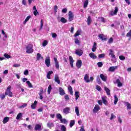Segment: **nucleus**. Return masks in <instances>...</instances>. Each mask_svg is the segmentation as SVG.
Listing matches in <instances>:
<instances>
[{"label":"nucleus","instance_id":"f257e3e1","mask_svg":"<svg viewBox=\"0 0 131 131\" xmlns=\"http://www.w3.org/2000/svg\"><path fill=\"white\" fill-rule=\"evenodd\" d=\"M11 89H12V86L9 85L5 92V96H9V97H13V93L11 92Z\"/></svg>","mask_w":131,"mask_h":131},{"label":"nucleus","instance_id":"f03ea898","mask_svg":"<svg viewBox=\"0 0 131 131\" xmlns=\"http://www.w3.org/2000/svg\"><path fill=\"white\" fill-rule=\"evenodd\" d=\"M32 48H33V45H32V44H29L26 47V53H27L28 54H31V53H33V49H32Z\"/></svg>","mask_w":131,"mask_h":131},{"label":"nucleus","instance_id":"7ed1b4c3","mask_svg":"<svg viewBox=\"0 0 131 131\" xmlns=\"http://www.w3.org/2000/svg\"><path fill=\"white\" fill-rule=\"evenodd\" d=\"M122 81H123V78L121 77H119L116 80V83H117L118 88H121L122 86Z\"/></svg>","mask_w":131,"mask_h":131},{"label":"nucleus","instance_id":"20e7f679","mask_svg":"<svg viewBox=\"0 0 131 131\" xmlns=\"http://www.w3.org/2000/svg\"><path fill=\"white\" fill-rule=\"evenodd\" d=\"M100 106L98 104H96L93 108V113H97L98 111H100Z\"/></svg>","mask_w":131,"mask_h":131},{"label":"nucleus","instance_id":"39448f33","mask_svg":"<svg viewBox=\"0 0 131 131\" xmlns=\"http://www.w3.org/2000/svg\"><path fill=\"white\" fill-rule=\"evenodd\" d=\"M75 54L76 55H77V56H82V54H83V52L81 49H77L75 51Z\"/></svg>","mask_w":131,"mask_h":131},{"label":"nucleus","instance_id":"423d86ee","mask_svg":"<svg viewBox=\"0 0 131 131\" xmlns=\"http://www.w3.org/2000/svg\"><path fill=\"white\" fill-rule=\"evenodd\" d=\"M54 80L55 82L58 83V84H60V83H61V81H60V79L59 78V75L57 74L55 75Z\"/></svg>","mask_w":131,"mask_h":131},{"label":"nucleus","instance_id":"0eeeda50","mask_svg":"<svg viewBox=\"0 0 131 131\" xmlns=\"http://www.w3.org/2000/svg\"><path fill=\"white\" fill-rule=\"evenodd\" d=\"M70 107H66L63 110V112L64 113V114H69V113H71V112H70Z\"/></svg>","mask_w":131,"mask_h":131},{"label":"nucleus","instance_id":"6e6552de","mask_svg":"<svg viewBox=\"0 0 131 131\" xmlns=\"http://www.w3.org/2000/svg\"><path fill=\"white\" fill-rule=\"evenodd\" d=\"M45 63L47 67H50V65H51V60L50 59V57L46 58L45 60Z\"/></svg>","mask_w":131,"mask_h":131},{"label":"nucleus","instance_id":"1a4fd4ad","mask_svg":"<svg viewBox=\"0 0 131 131\" xmlns=\"http://www.w3.org/2000/svg\"><path fill=\"white\" fill-rule=\"evenodd\" d=\"M57 20L58 22H61V23H66L67 22V19H65L64 17H57Z\"/></svg>","mask_w":131,"mask_h":131},{"label":"nucleus","instance_id":"9d476101","mask_svg":"<svg viewBox=\"0 0 131 131\" xmlns=\"http://www.w3.org/2000/svg\"><path fill=\"white\" fill-rule=\"evenodd\" d=\"M118 68V66H113V67H110V68L108 69V71L110 72H114L116 69Z\"/></svg>","mask_w":131,"mask_h":131},{"label":"nucleus","instance_id":"9b49d317","mask_svg":"<svg viewBox=\"0 0 131 131\" xmlns=\"http://www.w3.org/2000/svg\"><path fill=\"white\" fill-rule=\"evenodd\" d=\"M81 65H82V61H81V60H80V59L78 60L76 62L77 68L79 69V68H80L81 67Z\"/></svg>","mask_w":131,"mask_h":131},{"label":"nucleus","instance_id":"f8f14e48","mask_svg":"<svg viewBox=\"0 0 131 131\" xmlns=\"http://www.w3.org/2000/svg\"><path fill=\"white\" fill-rule=\"evenodd\" d=\"M101 99L104 105H108V101H107V97L106 96H102Z\"/></svg>","mask_w":131,"mask_h":131},{"label":"nucleus","instance_id":"ddd939ff","mask_svg":"<svg viewBox=\"0 0 131 131\" xmlns=\"http://www.w3.org/2000/svg\"><path fill=\"white\" fill-rule=\"evenodd\" d=\"M90 77L89 76V75L85 74L84 77V80L87 83H89V82H91V81L90 80Z\"/></svg>","mask_w":131,"mask_h":131},{"label":"nucleus","instance_id":"4468645a","mask_svg":"<svg viewBox=\"0 0 131 131\" xmlns=\"http://www.w3.org/2000/svg\"><path fill=\"white\" fill-rule=\"evenodd\" d=\"M69 61L71 67L73 68V63H74V60H73L72 56H69Z\"/></svg>","mask_w":131,"mask_h":131},{"label":"nucleus","instance_id":"2eb2a0df","mask_svg":"<svg viewBox=\"0 0 131 131\" xmlns=\"http://www.w3.org/2000/svg\"><path fill=\"white\" fill-rule=\"evenodd\" d=\"M110 53L108 55L111 56V58H113V59H115V55H114V52H113V50L110 49Z\"/></svg>","mask_w":131,"mask_h":131},{"label":"nucleus","instance_id":"dca6fc26","mask_svg":"<svg viewBox=\"0 0 131 131\" xmlns=\"http://www.w3.org/2000/svg\"><path fill=\"white\" fill-rule=\"evenodd\" d=\"M117 12H118V8L115 7L114 11L111 12V15L112 16H114V15H116V14H117Z\"/></svg>","mask_w":131,"mask_h":131},{"label":"nucleus","instance_id":"f3484780","mask_svg":"<svg viewBox=\"0 0 131 131\" xmlns=\"http://www.w3.org/2000/svg\"><path fill=\"white\" fill-rule=\"evenodd\" d=\"M89 57L92 59H97V55L95 53L91 52L89 54Z\"/></svg>","mask_w":131,"mask_h":131},{"label":"nucleus","instance_id":"a211bd4d","mask_svg":"<svg viewBox=\"0 0 131 131\" xmlns=\"http://www.w3.org/2000/svg\"><path fill=\"white\" fill-rule=\"evenodd\" d=\"M54 62L56 68L57 69H59V68H60V66H59V62H58V59H57L56 58H54Z\"/></svg>","mask_w":131,"mask_h":131},{"label":"nucleus","instance_id":"6ab92c4d","mask_svg":"<svg viewBox=\"0 0 131 131\" xmlns=\"http://www.w3.org/2000/svg\"><path fill=\"white\" fill-rule=\"evenodd\" d=\"M42 94H43V90L41 89L40 90V92L39 93V99L40 100H42V99H43V97H42Z\"/></svg>","mask_w":131,"mask_h":131},{"label":"nucleus","instance_id":"aec40b11","mask_svg":"<svg viewBox=\"0 0 131 131\" xmlns=\"http://www.w3.org/2000/svg\"><path fill=\"white\" fill-rule=\"evenodd\" d=\"M100 78H101L103 81H106L107 80V76L104 75V74H100Z\"/></svg>","mask_w":131,"mask_h":131},{"label":"nucleus","instance_id":"412c9836","mask_svg":"<svg viewBox=\"0 0 131 131\" xmlns=\"http://www.w3.org/2000/svg\"><path fill=\"white\" fill-rule=\"evenodd\" d=\"M35 129L36 130H41V125L39 124H36L35 126Z\"/></svg>","mask_w":131,"mask_h":131},{"label":"nucleus","instance_id":"4be33fe9","mask_svg":"<svg viewBox=\"0 0 131 131\" xmlns=\"http://www.w3.org/2000/svg\"><path fill=\"white\" fill-rule=\"evenodd\" d=\"M33 10L34 15L35 16H37V15H38V12H37V10H36V7L34 6L33 7Z\"/></svg>","mask_w":131,"mask_h":131},{"label":"nucleus","instance_id":"5701e85b","mask_svg":"<svg viewBox=\"0 0 131 131\" xmlns=\"http://www.w3.org/2000/svg\"><path fill=\"white\" fill-rule=\"evenodd\" d=\"M114 105H116V104H117V102H118V98H117V96H116V95H115L114 96Z\"/></svg>","mask_w":131,"mask_h":131},{"label":"nucleus","instance_id":"b1692460","mask_svg":"<svg viewBox=\"0 0 131 131\" xmlns=\"http://www.w3.org/2000/svg\"><path fill=\"white\" fill-rule=\"evenodd\" d=\"M47 126L48 127H49V128H52V127H54V123L53 122H48L47 123Z\"/></svg>","mask_w":131,"mask_h":131},{"label":"nucleus","instance_id":"393cba45","mask_svg":"<svg viewBox=\"0 0 131 131\" xmlns=\"http://www.w3.org/2000/svg\"><path fill=\"white\" fill-rule=\"evenodd\" d=\"M96 50H97V43L94 42L93 47L92 49V52H96Z\"/></svg>","mask_w":131,"mask_h":131},{"label":"nucleus","instance_id":"a878e982","mask_svg":"<svg viewBox=\"0 0 131 131\" xmlns=\"http://www.w3.org/2000/svg\"><path fill=\"white\" fill-rule=\"evenodd\" d=\"M98 37L100 38L102 40H106V38H105V36L103 34H100L98 35Z\"/></svg>","mask_w":131,"mask_h":131},{"label":"nucleus","instance_id":"bb28decb","mask_svg":"<svg viewBox=\"0 0 131 131\" xmlns=\"http://www.w3.org/2000/svg\"><path fill=\"white\" fill-rule=\"evenodd\" d=\"M59 93L61 96H63L65 95V92L64 91V90H63L62 88H59Z\"/></svg>","mask_w":131,"mask_h":131},{"label":"nucleus","instance_id":"cd10ccee","mask_svg":"<svg viewBox=\"0 0 131 131\" xmlns=\"http://www.w3.org/2000/svg\"><path fill=\"white\" fill-rule=\"evenodd\" d=\"M53 74V71H50L49 72H48L47 75V78H48V79H51V75Z\"/></svg>","mask_w":131,"mask_h":131},{"label":"nucleus","instance_id":"c85d7f7f","mask_svg":"<svg viewBox=\"0 0 131 131\" xmlns=\"http://www.w3.org/2000/svg\"><path fill=\"white\" fill-rule=\"evenodd\" d=\"M37 104V101H35L34 103H33L31 106V108L32 109H35V107H36V104Z\"/></svg>","mask_w":131,"mask_h":131},{"label":"nucleus","instance_id":"c756f323","mask_svg":"<svg viewBox=\"0 0 131 131\" xmlns=\"http://www.w3.org/2000/svg\"><path fill=\"white\" fill-rule=\"evenodd\" d=\"M126 106H127V110H129L131 109V104L130 103H128V102H126L125 103Z\"/></svg>","mask_w":131,"mask_h":131},{"label":"nucleus","instance_id":"7c9ffc66","mask_svg":"<svg viewBox=\"0 0 131 131\" xmlns=\"http://www.w3.org/2000/svg\"><path fill=\"white\" fill-rule=\"evenodd\" d=\"M43 57H42V56H41V55L40 53H37V57H36V59L38 60H40V59H43Z\"/></svg>","mask_w":131,"mask_h":131},{"label":"nucleus","instance_id":"2f4dec72","mask_svg":"<svg viewBox=\"0 0 131 131\" xmlns=\"http://www.w3.org/2000/svg\"><path fill=\"white\" fill-rule=\"evenodd\" d=\"M60 122H61V123H64V124H67V123H68V121H67V120H66V119H61L60 120Z\"/></svg>","mask_w":131,"mask_h":131},{"label":"nucleus","instance_id":"473e14b6","mask_svg":"<svg viewBox=\"0 0 131 131\" xmlns=\"http://www.w3.org/2000/svg\"><path fill=\"white\" fill-rule=\"evenodd\" d=\"M9 119H10V118L8 117H5L4 120H3V123L4 124L7 123V122H8V121H9Z\"/></svg>","mask_w":131,"mask_h":131},{"label":"nucleus","instance_id":"72a5a7b5","mask_svg":"<svg viewBox=\"0 0 131 131\" xmlns=\"http://www.w3.org/2000/svg\"><path fill=\"white\" fill-rule=\"evenodd\" d=\"M22 113H19L16 116V119H17V120H19V119L22 117Z\"/></svg>","mask_w":131,"mask_h":131},{"label":"nucleus","instance_id":"f704fd0d","mask_svg":"<svg viewBox=\"0 0 131 131\" xmlns=\"http://www.w3.org/2000/svg\"><path fill=\"white\" fill-rule=\"evenodd\" d=\"M104 90H105L107 95H108V96H110V90L109 89H108V88H107V87H104Z\"/></svg>","mask_w":131,"mask_h":131},{"label":"nucleus","instance_id":"c9c22d12","mask_svg":"<svg viewBox=\"0 0 131 131\" xmlns=\"http://www.w3.org/2000/svg\"><path fill=\"white\" fill-rule=\"evenodd\" d=\"M74 124H75V121L74 120H71V121L70 122V127H72V126H73V125H74Z\"/></svg>","mask_w":131,"mask_h":131},{"label":"nucleus","instance_id":"e433bc0d","mask_svg":"<svg viewBox=\"0 0 131 131\" xmlns=\"http://www.w3.org/2000/svg\"><path fill=\"white\" fill-rule=\"evenodd\" d=\"M69 92L70 94V95H72V96L73 95V91H72V87L71 86H69L68 88Z\"/></svg>","mask_w":131,"mask_h":131},{"label":"nucleus","instance_id":"4c0bfd02","mask_svg":"<svg viewBox=\"0 0 131 131\" xmlns=\"http://www.w3.org/2000/svg\"><path fill=\"white\" fill-rule=\"evenodd\" d=\"M88 5H89V0H85L83 3V7L84 8L88 7Z\"/></svg>","mask_w":131,"mask_h":131},{"label":"nucleus","instance_id":"58836bf2","mask_svg":"<svg viewBox=\"0 0 131 131\" xmlns=\"http://www.w3.org/2000/svg\"><path fill=\"white\" fill-rule=\"evenodd\" d=\"M87 23L88 25H91V23H92V18L91 17H89L87 18Z\"/></svg>","mask_w":131,"mask_h":131},{"label":"nucleus","instance_id":"ea45409f","mask_svg":"<svg viewBox=\"0 0 131 131\" xmlns=\"http://www.w3.org/2000/svg\"><path fill=\"white\" fill-rule=\"evenodd\" d=\"M75 96L76 97L75 99L78 100V98H79V92L77 91L75 93Z\"/></svg>","mask_w":131,"mask_h":131},{"label":"nucleus","instance_id":"a19ab883","mask_svg":"<svg viewBox=\"0 0 131 131\" xmlns=\"http://www.w3.org/2000/svg\"><path fill=\"white\" fill-rule=\"evenodd\" d=\"M75 112H76V115L78 116H79V110H78V107L77 106H76L75 107Z\"/></svg>","mask_w":131,"mask_h":131},{"label":"nucleus","instance_id":"79ce46f5","mask_svg":"<svg viewBox=\"0 0 131 131\" xmlns=\"http://www.w3.org/2000/svg\"><path fill=\"white\" fill-rule=\"evenodd\" d=\"M96 80L99 84H101V79H100V76H97L96 77Z\"/></svg>","mask_w":131,"mask_h":131},{"label":"nucleus","instance_id":"37998d69","mask_svg":"<svg viewBox=\"0 0 131 131\" xmlns=\"http://www.w3.org/2000/svg\"><path fill=\"white\" fill-rule=\"evenodd\" d=\"M56 117L57 119H59L60 121L62 119V115H61L60 114H57L56 115Z\"/></svg>","mask_w":131,"mask_h":131},{"label":"nucleus","instance_id":"c03bdc74","mask_svg":"<svg viewBox=\"0 0 131 131\" xmlns=\"http://www.w3.org/2000/svg\"><path fill=\"white\" fill-rule=\"evenodd\" d=\"M78 35H80V30H79L77 31L74 35V36L75 37H76L77 36H78Z\"/></svg>","mask_w":131,"mask_h":131},{"label":"nucleus","instance_id":"a18cd8bd","mask_svg":"<svg viewBox=\"0 0 131 131\" xmlns=\"http://www.w3.org/2000/svg\"><path fill=\"white\" fill-rule=\"evenodd\" d=\"M51 91H52V85H49L48 89V94H49V95L51 94Z\"/></svg>","mask_w":131,"mask_h":131},{"label":"nucleus","instance_id":"49530a36","mask_svg":"<svg viewBox=\"0 0 131 131\" xmlns=\"http://www.w3.org/2000/svg\"><path fill=\"white\" fill-rule=\"evenodd\" d=\"M114 118H116V116L114 115L113 113H112L111 115L110 120H112L113 119H114Z\"/></svg>","mask_w":131,"mask_h":131},{"label":"nucleus","instance_id":"de8ad7c7","mask_svg":"<svg viewBox=\"0 0 131 131\" xmlns=\"http://www.w3.org/2000/svg\"><path fill=\"white\" fill-rule=\"evenodd\" d=\"M26 82H27V84H28L29 88H31L33 87V86H32V84H31V83H30V81H27Z\"/></svg>","mask_w":131,"mask_h":131},{"label":"nucleus","instance_id":"09e8293b","mask_svg":"<svg viewBox=\"0 0 131 131\" xmlns=\"http://www.w3.org/2000/svg\"><path fill=\"white\" fill-rule=\"evenodd\" d=\"M98 58L99 59H102V58H105V54H99L98 55Z\"/></svg>","mask_w":131,"mask_h":131},{"label":"nucleus","instance_id":"8fccbe9b","mask_svg":"<svg viewBox=\"0 0 131 131\" xmlns=\"http://www.w3.org/2000/svg\"><path fill=\"white\" fill-rule=\"evenodd\" d=\"M27 106V103H24L23 105L19 107V109H22V108H25Z\"/></svg>","mask_w":131,"mask_h":131},{"label":"nucleus","instance_id":"3c124183","mask_svg":"<svg viewBox=\"0 0 131 131\" xmlns=\"http://www.w3.org/2000/svg\"><path fill=\"white\" fill-rule=\"evenodd\" d=\"M43 26V20L42 19L40 21V30L42 29V27Z\"/></svg>","mask_w":131,"mask_h":131},{"label":"nucleus","instance_id":"603ef678","mask_svg":"<svg viewBox=\"0 0 131 131\" xmlns=\"http://www.w3.org/2000/svg\"><path fill=\"white\" fill-rule=\"evenodd\" d=\"M120 60H121V61H124V60H125V57L121 55L119 57Z\"/></svg>","mask_w":131,"mask_h":131},{"label":"nucleus","instance_id":"864d4df0","mask_svg":"<svg viewBox=\"0 0 131 131\" xmlns=\"http://www.w3.org/2000/svg\"><path fill=\"white\" fill-rule=\"evenodd\" d=\"M30 19V17H27L25 21H24V25H25L26 24L27 22Z\"/></svg>","mask_w":131,"mask_h":131},{"label":"nucleus","instance_id":"5fc2aeb1","mask_svg":"<svg viewBox=\"0 0 131 131\" xmlns=\"http://www.w3.org/2000/svg\"><path fill=\"white\" fill-rule=\"evenodd\" d=\"M48 45V41L44 40L42 43V47H46Z\"/></svg>","mask_w":131,"mask_h":131},{"label":"nucleus","instance_id":"6e6d98bb","mask_svg":"<svg viewBox=\"0 0 131 131\" xmlns=\"http://www.w3.org/2000/svg\"><path fill=\"white\" fill-rule=\"evenodd\" d=\"M61 131H66V127H65L64 125L61 126Z\"/></svg>","mask_w":131,"mask_h":131},{"label":"nucleus","instance_id":"4d7b16f0","mask_svg":"<svg viewBox=\"0 0 131 131\" xmlns=\"http://www.w3.org/2000/svg\"><path fill=\"white\" fill-rule=\"evenodd\" d=\"M54 12L57 13L58 12V6L57 5H55L54 7Z\"/></svg>","mask_w":131,"mask_h":131},{"label":"nucleus","instance_id":"13d9d810","mask_svg":"<svg viewBox=\"0 0 131 131\" xmlns=\"http://www.w3.org/2000/svg\"><path fill=\"white\" fill-rule=\"evenodd\" d=\"M97 65L98 67H102V66H103V62H99L97 63Z\"/></svg>","mask_w":131,"mask_h":131},{"label":"nucleus","instance_id":"bf43d9fd","mask_svg":"<svg viewBox=\"0 0 131 131\" xmlns=\"http://www.w3.org/2000/svg\"><path fill=\"white\" fill-rule=\"evenodd\" d=\"M99 20L101 21V22H103V23H105L106 22V20H105V18L104 17H99Z\"/></svg>","mask_w":131,"mask_h":131},{"label":"nucleus","instance_id":"052dcab7","mask_svg":"<svg viewBox=\"0 0 131 131\" xmlns=\"http://www.w3.org/2000/svg\"><path fill=\"white\" fill-rule=\"evenodd\" d=\"M4 57L5 58H6L7 59H10V58H11V56L9 55L8 54H4Z\"/></svg>","mask_w":131,"mask_h":131},{"label":"nucleus","instance_id":"680f3d73","mask_svg":"<svg viewBox=\"0 0 131 131\" xmlns=\"http://www.w3.org/2000/svg\"><path fill=\"white\" fill-rule=\"evenodd\" d=\"M75 43H76V45H79V40L78 39H75Z\"/></svg>","mask_w":131,"mask_h":131},{"label":"nucleus","instance_id":"e2e57ef3","mask_svg":"<svg viewBox=\"0 0 131 131\" xmlns=\"http://www.w3.org/2000/svg\"><path fill=\"white\" fill-rule=\"evenodd\" d=\"M61 12L62 13H67V8L62 9V10H61Z\"/></svg>","mask_w":131,"mask_h":131},{"label":"nucleus","instance_id":"0e129e2a","mask_svg":"<svg viewBox=\"0 0 131 131\" xmlns=\"http://www.w3.org/2000/svg\"><path fill=\"white\" fill-rule=\"evenodd\" d=\"M28 73H29V72H28V70H26L24 72V75H28Z\"/></svg>","mask_w":131,"mask_h":131},{"label":"nucleus","instance_id":"69168bd1","mask_svg":"<svg viewBox=\"0 0 131 131\" xmlns=\"http://www.w3.org/2000/svg\"><path fill=\"white\" fill-rule=\"evenodd\" d=\"M69 17H73V13H72V12L69 11Z\"/></svg>","mask_w":131,"mask_h":131},{"label":"nucleus","instance_id":"338daca9","mask_svg":"<svg viewBox=\"0 0 131 131\" xmlns=\"http://www.w3.org/2000/svg\"><path fill=\"white\" fill-rule=\"evenodd\" d=\"M22 4H23V5H24V6H27V3H26V0H23V1H22Z\"/></svg>","mask_w":131,"mask_h":131},{"label":"nucleus","instance_id":"774afa93","mask_svg":"<svg viewBox=\"0 0 131 131\" xmlns=\"http://www.w3.org/2000/svg\"><path fill=\"white\" fill-rule=\"evenodd\" d=\"M96 90H97V91H99V92H100V91H101V87L98 85H96Z\"/></svg>","mask_w":131,"mask_h":131}]
</instances>
